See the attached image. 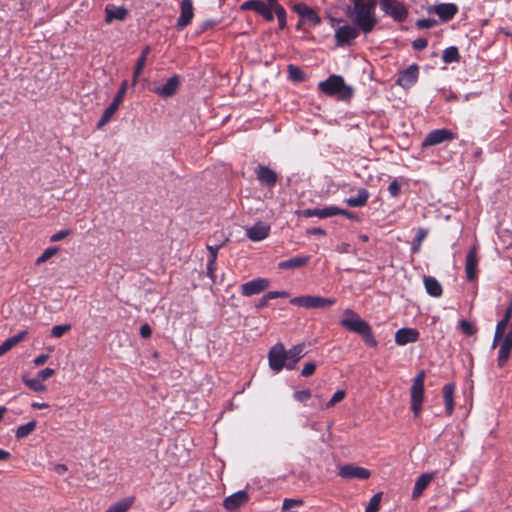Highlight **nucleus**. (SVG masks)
I'll list each match as a JSON object with an SVG mask.
<instances>
[{"label":"nucleus","instance_id":"obj_1","mask_svg":"<svg viewBox=\"0 0 512 512\" xmlns=\"http://www.w3.org/2000/svg\"><path fill=\"white\" fill-rule=\"evenodd\" d=\"M376 4V0H353V9L348 13L353 23L365 34L370 33L377 24Z\"/></svg>","mask_w":512,"mask_h":512},{"label":"nucleus","instance_id":"obj_2","mask_svg":"<svg viewBox=\"0 0 512 512\" xmlns=\"http://www.w3.org/2000/svg\"><path fill=\"white\" fill-rule=\"evenodd\" d=\"M340 325L348 331L359 334L368 346L377 347L378 341L372 333L371 326L352 309L344 310Z\"/></svg>","mask_w":512,"mask_h":512},{"label":"nucleus","instance_id":"obj_3","mask_svg":"<svg viewBox=\"0 0 512 512\" xmlns=\"http://www.w3.org/2000/svg\"><path fill=\"white\" fill-rule=\"evenodd\" d=\"M318 89L329 97H336L341 101H348L353 97L354 90L345 83L341 75L332 74L324 81L318 83Z\"/></svg>","mask_w":512,"mask_h":512},{"label":"nucleus","instance_id":"obj_4","mask_svg":"<svg viewBox=\"0 0 512 512\" xmlns=\"http://www.w3.org/2000/svg\"><path fill=\"white\" fill-rule=\"evenodd\" d=\"M290 303L306 309H324L333 306L336 303V299L314 295H303L292 298Z\"/></svg>","mask_w":512,"mask_h":512},{"label":"nucleus","instance_id":"obj_5","mask_svg":"<svg viewBox=\"0 0 512 512\" xmlns=\"http://www.w3.org/2000/svg\"><path fill=\"white\" fill-rule=\"evenodd\" d=\"M380 9L395 22H404L408 17L406 5L399 0H379Z\"/></svg>","mask_w":512,"mask_h":512},{"label":"nucleus","instance_id":"obj_6","mask_svg":"<svg viewBox=\"0 0 512 512\" xmlns=\"http://www.w3.org/2000/svg\"><path fill=\"white\" fill-rule=\"evenodd\" d=\"M424 371L419 372L414 378L411 387V409L415 417L420 415L424 399Z\"/></svg>","mask_w":512,"mask_h":512},{"label":"nucleus","instance_id":"obj_7","mask_svg":"<svg viewBox=\"0 0 512 512\" xmlns=\"http://www.w3.org/2000/svg\"><path fill=\"white\" fill-rule=\"evenodd\" d=\"M268 361L270 368L276 373L286 368L287 353L282 343L279 342L271 347L268 353Z\"/></svg>","mask_w":512,"mask_h":512},{"label":"nucleus","instance_id":"obj_8","mask_svg":"<svg viewBox=\"0 0 512 512\" xmlns=\"http://www.w3.org/2000/svg\"><path fill=\"white\" fill-rule=\"evenodd\" d=\"M292 10L309 27H315L321 23V17L317 14V12L304 2H298L294 4Z\"/></svg>","mask_w":512,"mask_h":512},{"label":"nucleus","instance_id":"obj_9","mask_svg":"<svg viewBox=\"0 0 512 512\" xmlns=\"http://www.w3.org/2000/svg\"><path fill=\"white\" fill-rule=\"evenodd\" d=\"M456 134L449 129L441 128L430 131L422 142L423 147L439 145L454 140Z\"/></svg>","mask_w":512,"mask_h":512},{"label":"nucleus","instance_id":"obj_10","mask_svg":"<svg viewBox=\"0 0 512 512\" xmlns=\"http://www.w3.org/2000/svg\"><path fill=\"white\" fill-rule=\"evenodd\" d=\"M240 10H253L261 15L267 22H272L274 20L273 8L262 0H248L241 4Z\"/></svg>","mask_w":512,"mask_h":512},{"label":"nucleus","instance_id":"obj_11","mask_svg":"<svg viewBox=\"0 0 512 512\" xmlns=\"http://www.w3.org/2000/svg\"><path fill=\"white\" fill-rule=\"evenodd\" d=\"M429 14H436L443 22H448L458 13V6L454 3H440L427 8Z\"/></svg>","mask_w":512,"mask_h":512},{"label":"nucleus","instance_id":"obj_12","mask_svg":"<svg viewBox=\"0 0 512 512\" xmlns=\"http://www.w3.org/2000/svg\"><path fill=\"white\" fill-rule=\"evenodd\" d=\"M418 77L419 67L417 64L413 63L399 72L396 83L404 89H409L417 83Z\"/></svg>","mask_w":512,"mask_h":512},{"label":"nucleus","instance_id":"obj_13","mask_svg":"<svg viewBox=\"0 0 512 512\" xmlns=\"http://www.w3.org/2000/svg\"><path fill=\"white\" fill-rule=\"evenodd\" d=\"M358 35L359 31L357 28L350 25L341 26L335 31L336 44L339 47L350 45L351 42L358 37Z\"/></svg>","mask_w":512,"mask_h":512},{"label":"nucleus","instance_id":"obj_14","mask_svg":"<svg viewBox=\"0 0 512 512\" xmlns=\"http://www.w3.org/2000/svg\"><path fill=\"white\" fill-rule=\"evenodd\" d=\"M371 473L368 469L352 464H346L340 467L339 476L344 479H361L365 480L370 477Z\"/></svg>","mask_w":512,"mask_h":512},{"label":"nucleus","instance_id":"obj_15","mask_svg":"<svg viewBox=\"0 0 512 512\" xmlns=\"http://www.w3.org/2000/svg\"><path fill=\"white\" fill-rule=\"evenodd\" d=\"M269 287V280L266 278H256L241 285V294L243 296H252L263 292Z\"/></svg>","mask_w":512,"mask_h":512},{"label":"nucleus","instance_id":"obj_16","mask_svg":"<svg viewBox=\"0 0 512 512\" xmlns=\"http://www.w3.org/2000/svg\"><path fill=\"white\" fill-rule=\"evenodd\" d=\"M179 85V76L174 75L170 77L162 86L154 87L151 89V91L162 98H169L177 92Z\"/></svg>","mask_w":512,"mask_h":512},{"label":"nucleus","instance_id":"obj_17","mask_svg":"<svg viewBox=\"0 0 512 512\" xmlns=\"http://www.w3.org/2000/svg\"><path fill=\"white\" fill-rule=\"evenodd\" d=\"M194 17V8L192 0H182L180 3V15L177 20L179 30L187 27Z\"/></svg>","mask_w":512,"mask_h":512},{"label":"nucleus","instance_id":"obj_18","mask_svg":"<svg viewBox=\"0 0 512 512\" xmlns=\"http://www.w3.org/2000/svg\"><path fill=\"white\" fill-rule=\"evenodd\" d=\"M245 232L249 240L259 242L269 236L270 226L263 222H257L253 226L246 228Z\"/></svg>","mask_w":512,"mask_h":512},{"label":"nucleus","instance_id":"obj_19","mask_svg":"<svg viewBox=\"0 0 512 512\" xmlns=\"http://www.w3.org/2000/svg\"><path fill=\"white\" fill-rule=\"evenodd\" d=\"M420 333L415 328H400L395 333V342L399 346L418 341Z\"/></svg>","mask_w":512,"mask_h":512},{"label":"nucleus","instance_id":"obj_20","mask_svg":"<svg viewBox=\"0 0 512 512\" xmlns=\"http://www.w3.org/2000/svg\"><path fill=\"white\" fill-rule=\"evenodd\" d=\"M224 243L218 245H207V250L209 251V258L206 266L207 276L212 280L213 283L216 282L215 271L217 269V256L219 249L223 246Z\"/></svg>","mask_w":512,"mask_h":512},{"label":"nucleus","instance_id":"obj_21","mask_svg":"<svg viewBox=\"0 0 512 512\" xmlns=\"http://www.w3.org/2000/svg\"><path fill=\"white\" fill-rule=\"evenodd\" d=\"M256 176L258 181L267 187L275 186L278 181L277 173L264 165H259L256 171Z\"/></svg>","mask_w":512,"mask_h":512},{"label":"nucleus","instance_id":"obj_22","mask_svg":"<svg viewBox=\"0 0 512 512\" xmlns=\"http://www.w3.org/2000/svg\"><path fill=\"white\" fill-rule=\"evenodd\" d=\"M477 249L476 247L470 248L465 259V273L468 281H473L477 275Z\"/></svg>","mask_w":512,"mask_h":512},{"label":"nucleus","instance_id":"obj_23","mask_svg":"<svg viewBox=\"0 0 512 512\" xmlns=\"http://www.w3.org/2000/svg\"><path fill=\"white\" fill-rule=\"evenodd\" d=\"M249 500V495L246 491L240 490L224 499L223 506L225 509L232 511L243 504H245Z\"/></svg>","mask_w":512,"mask_h":512},{"label":"nucleus","instance_id":"obj_24","mask_svg":"<svg viewBox=\"0 0 512 512\" xmlns=\"http://www.w3.org/2000/svg\"><path fill=\"white\" fill-rule=\"evenodd\" d=\"M305 345L304 343H300L294 345L289 350H286L287 353V364L286 369L293 370L296 366V363L305 355Z\"/></svg>","mask_w":512,"mask_h":512},{"label":"nucleus","instance_id":"obj_25","mask_svg":"<svg viewBox=\"0 0 512 512\" xmlns=\"http://www.w3.org/2000/svg\"><path fill=\"white\" fill-rule=\"evenodd\" d=\"M369 197H370L369 191L365 188H360V189H358L356 196H351L349 198H346L344 200V202L350 207L360 208L367 204Z\"/></svg>","mask_w":512,"mask_h":512},{"label":"nucleus","instance_id":"obj_26","mask_svg":"<svg viewBox=\"0 0 512 512\" xmlns=\"http://www.w3.org/2000/svg\"><path fill=\"white\" fill-rule=\"evenodd\" d=\"M310 261V256H296L288 260L278 263V268L281 270L298 269L305 266Z\"/></svg>","mask_w":512,"mask_h":512},{"label":"nucleus","instance_id":"obj_27","mask_svg":"<svg viewBox=\"0 0 512 512\" xmlns=\"http://www.w3.org/2000/svg\"><path fill=\"white\" fill-rule=\"evenodd\" d=\"M455 384L447 383L443 387V400L445 404V411L448 416L452 415L454 411V392Z\"/></svg>","mask_w":512,"mask_h":512},{"label":"nucleus","instance_id":"obj_28","mask_svg":"<svg viewBox=\"0 0 512 512\" xmlns=\"http://www.w3.org/2000/svg\"><path fill=\"white\" fill-rule=\"evenodd\" d=\"M433 479V474L424 473L421 474L414 485L413 491H412V498L417 499L420 497V495L423 493V491L428 487L430 482Z\"/></svg>","mask_w":512,"mask_h":512},{"label":"nucleus","instance_id":"obj_29","mask_svg":"<svg viewBox=\"0 0 512 512\" xmlns=\"http://www.w3.org/2000/svg\"><path fill=\"white\" fill-rule=\"evenodd\" d=\"M106 23H111L113 20H124L127 16V10L124 7H117L113 5H108L105 8Z\"/></svg>","mask_w":512,"mask_h":512},{"label":"nucleus","instance_id":"obj_30","mask_svg":"<svg viewBox=\"0 0 512 512\" xmlns=\"http://www.w3.org/2000/svg\"><path fill=\"white\" fill-rule=\"evenodd\" d=\"M424 286L426 292L432 297H440L442 295V286L440 282L433 276L424 277Z\"/></svg>","mask_w":512,"mask_h":512},{"label":"nucleus","instance_id":"obj_31","mask_svg":"<svg viewBox=\"0 0 512 512\" xmlns=\"http://www.w3.org/2000/svg\"><path fill=\"white\" fill-rule=\"evenodd\" d=\"M27 335V331L23 330L18 334L7 338L0 345V356L11 350L14 346H16L19 342H21Z\"/></svg>","mask_w":512,"mask_h":512},{"label":"nucleus","instance_id":"obj_32","mask_svg":"<svg viewBox=\"0 0 512 512\" xmlns=\"http://www.w3.org/2000/svg\"><path fill=\"white\" fill-rule=\"evenodd\" d=\"M119 105L115 104L114 102H111L109 106L104 110L101 118L97 122L96 128L101 129L103 126H105L113 117L115 112L118 110Z\"/></svg>","mask_w":512,"mask_h":512},{"label":"nucleus","instance_id":"obj_33","mask_svg":"<svg viewBox=\"0 0 512 512\" xmlns=\"http://www.w3.org/2000/svg\"><path fill=\"white\" fill-rule=\"evenodd\" d=\"M36 426H37L36 420H31V421L27 422L26 424L20 425L15 432V437L17 439H22V438L27 437L30 433H32L35 430Z\"/></svg>","mask_w":512,"mask_h":512},{"label":"nucleus","instance_id":"obj_34","mask_svg":"<svg viewBox=\"0 0 512 512\" xmlns=\"http://www.w3.org/2000/svg\"><path fill=\"white\" fill-rule=\"evenodd\" d=\"M442 60L444 63H453L460 60V54L456 46L447 47L442 54Z\"/></svg>","mask_w":512,"mask_h":512},{"label":"nucleus","instance_id":"obj_35","mask_svg":"<svg viewBox=\"0 0 512 512\" xmlns=\"http://www.w3.org/2000/svg\"><path fill=\"white\" fill-rule=\"evenodd\" d=\"M511 352H512V347L506 346L502 343L500 344V348H499L498 356H497V364L499 367L502 368L506 365V363L508 362V360L510 358Z\"/></svg>","mask_w":512,"mask_h":512},{"label":"nucleus","instance_id":"obj_36","mask_svg":"<svg viewBox=\"0 0 512 512\" xmlns=\"http://www.w3.org/2000/svg\"><path fill=\"white\" fill-rule=\"evenodd\" d=\"M508 323L509 322L505 321L504 319H501L500 321H498L496 328H495L494 338H493V342H492V348L497 347V345L499 344L500 340L502 339V337L504 335V332H505V329L507 328Z\"/></svg>","mask_w":512,"mask_h":512},{"label":"nucleus","instance_id":"obj_37","mask_svg":"<svg viewBox=\"0 0 512 512\" xmlns=\"http://www.w3.org/2000/svg\"><path fill=\"white\" fill-rule=\"evenodd\" d=\"M132 498H125L113 505H111L106 512H126L132 505Z\"/></svg>","mask_w":512,"mask_h":512},{"label":"nucleus","instance_id":"obj_38","mask_svg":"<svg viewBox=\"0 0 512 512\" xmlns=\"http://www.w3.org/2000/svg\"><path fill=\"white\" fill-rule=\"evenodd\" d=\"M150 52H151L150 46H146L142 50L140 56L137 59V62H136L135 68H134L136 70V74L137 73H142V71H143V69L145 67V64H146L147 57L150 54Z\"/></svg>","mask_w":512,"mask_h":512},{"label":"nucleus","instance_id":"obj_39","mask_svg":"<svg viewBox=\"0 0 512 512\" xmlns=\"http://www.w3.org/2000/svg\"><path fill=\"white\" fill-rule=\"evenodd\" d=\"M314 214H315V217H318L321 219L337 216V207L336 206H327L324 208H316V212Z\"/></svg>","mask_w":512,"mask_h":512},{"label":"nucleus","instance_id":"obj_40","mask_svg":"<svg viewBox=\"0 0 512 512\" xmlns=\"http://www.w3.org/2000/svg\"><path fill=\"white\" fill-rule=\"evenodd\" d=\"M303 504H304V501L302 499L285 498L283 500L281 512H296V511H293L292 508L300 507Z\"/></svg>","mask_w":512,"mask_h":512},{"label":"nucleus","instance_id":"obj_41","mask_svg":"<svg viewBox=\"0 0 512 512\" xmlns=\"http://www.w3.org/2000/svg\"><path fill=\"white\" fill-rule=\"evenodd\" d=\"M289 78L295 82H301L305 78L303 70L295 65L290 64L288 66Z\"/></svg>","mask_w":512,"mask_h":512},{"label":"nucleus","instance_id":"obj_42","mask_svg":"<svg viewBox=\"0 0 512 512\" xmlns=\"http://www.w3.org/2000/svg\"><path fill=\"white\" fill-rule=\"evenodd\" d=\"M381 498H382L381 493L374 494L371 497V499L365 509V512H378L380 503H381Z\"/></svg>","mask_w":512,"mask_h":512},{"label":"nucleus","instance_id":"obj_43","mask_svg":"<svg viewBox=\"0 0 512 512\" xmlns=\"http://www.w3.org/2000/svg\"><path fill=\"white\" fill-rule=\"evenodd\" d=\"M24 383L35 392H43L46 390V386L37 377L32 379H24Z\"/></svg>","mask_w":512,"mask_h":512},{"label":"nucleus","instance_id":"obj_44","mask_svg":"<svg viewBox=\"0 0 512 512\" xmlns=\"http://www.w3.org/2000/svg\"><path fill=\"white\" fill-rule=\"evenodd\" d=\"M275 13L277 20H278V26L280 29H284L286 27V11L283 8V6H276V8L273 9V14Z\"/></svg>","mask_w":512,"mask_h":512},{"label":"nucleus","instance_id":"obj_45","mask_svg":"<svg viewBox=\"0 0 512 512\" xmlns=\"http://www.w3.org/2000/svg\"><path fill=\"white\" fill-rule=\"evenodd\" d=\"M346 392L344 390L336 391L331 399L325 404V409H330L337 403L341 402L345 398Z\"/></svg>","mask_w":512,"mask_h":512},{"label":"nucleus","instance_id":"obj_46","mask_svg":"<svg viewBox=\"0 0 512 512\" xmlns=\"http://www.w3.org/2000/svg\"><path fill=\"white\" fill-rule=\"evenodd\" d=\"M70 329H71V325L70 324L53 326L52 329H51V336L54 337V338H60L66 332H68Z\"/></svg>","mask_w":512,"mask_h":512},{"label":"nucleus","instance_id":"obj_47","mask_svg":"<svg viewBox=\"0 0 512 512\" xmlns=\"http://www.w3.org/2000/svg\"><path fill=\"white\" fill-rule=\"evenodd\" d=\"M127 85H128L127 81H126V80H124V81L121 83V85H120V87H119V89H118V91H117L116 95L114 96V98H113L112 102H114L115 104H117V105H119V106H120V104L123 102L124 96H125V94H126V91H127Z\"/></svg>","mask_w":512,"mask_h":512},{"label":"nucleus","instance_id":"obj_48","mask_svg":"<svg viewBox=\"0 0 512 512\" xmlns=\"http://www.w3.org/2000/svg\"><path fill=\"white\" fill-rule=\"evenodd\" d=\"M388 192L392 198H398L401 194V185L397 179H394L388 186Z\"/></svg>","mask_w":512,"mask_h":512},{"label":"nucleus","instance_id":"obj_49","mask_svg":"<svg viewBox=\"0 0 512 512\" xmlns=\"http://www.w3.org/2000/svg\"><path fill=\"white\" fill-rule=\"evenodd\" d=\"M437 24V21L432 18H424L416 21V27L419 29H430Z\"/></svg>","mask_w":512,"mask_h":512},{"label":"nucleus","instance_id":"obj_50","mask_svg":"<svg viewBox=\"0 0 512 512\" xmlns=\"http://www.w3.org/2000/svg\"><path fill=\"white\" fill-rule=\"evenodd\" d=\"M311 396L312 393L309 389L295 391L293 394L294 399L299 402H306Z\"/></svg>","mask_w":512,"mask_h":512},{"label":"nucleus","instance_id":"obj_51","mask_svg":"<svg viewBox=\"0 0 512 512\" xmlns=\"http://www.w3.org/2000/svg\"><path fill=\"white\" fill-rule=\"evenodd\" d=\"M58 251L57 247H49L47 248L41 256L37 259V263H42L51 258Z\"/></svg>","mask_w":512,"mask_h":512},{"label":"nucleus","instance_id":"obj_52","mask_svg":"<svg viewBox=\"0 0 512 512\" xmlns=\"http://www.w3.org/2000/svg\"><path fill=\"white\" fill-rule=\"evenodd\" d=\"M315 370L316 364L314 362H307L301 371V375L303 377H310L311 375L314 374Z\"/></svg>","mask_w":512,"mask_h":512},{"label":"nucleus","instance_id":"obj_53","mask_svg":"<svg viewBox=\"0 0 512 512\" xmlns=\"http://www.w3.org/2000/svg\"><path fill=\"white\" fill-rule=\"evenodd\" d=\"M216 24H217V21H215V20H212V19L205 20L198 26L197 33L201 34V33L205 32L206 30L214 27Z\"/></svg>","mask_w":512,"mask_h":512},{"label":"nucleus","instance_id":"obj_54","mask_svg":"<svg viewBox=\"0 0 512 512\" xmlns=\"http://www.w3.org/2000/svg\"><path fill=\"white\" fill-rule=\"evenodd\" d=\"M337 215L345 216L346 218L353 220V221H360V217L356 213L350 212L348 210H345V209H342L339 207H337Z\"/></svg>","mask_w":512,"mask_h":512},{"label":"nucleus","instance_id":"obj_55","mask_svg":"<svg viewBox=\"0 0 512 512\" xmlns=\"http://www.w3.org/2000/svg\"><path fill=\"white\" fill-rule=\"evenodd\" d=\"M71 231L69 229L60 230L57 233L53 234L50 237L51 242H58L66 238L68 235H70Z\"/></svg>","mask_w":512,"mask_h":512},{"label":"nucleus","instance_id":"obj_56","mask_svg":"<svg viewBox=\"0 0 512 512\" xmlns=\"http://www.w3.org/2000/svg\"><path fill=\"white\" fill-rule=\"evenodd\" d=\"M54 373H55L54 369L45 368L38 372L37 378L43 382V381L49 379L51 376H53Z\"/></svg>","mask_w":512,"mask_h":512},{"label":"nucleus","instance_id":"obj_57","mask_svg":"<svg viewBox=\"0 0 512 512\" xmlns=\"http://www.w3.org/2000/svg\"><path fill=\"white\" fill-rule=\"evenodd\" d=\"M459 326L466 335H472L474 333L472 324L467 320H461Z\"/></svg>","mask_w":512,"mask_h":512},{"label":"nucleus","instance_id":"obj_58","mask_svg":"<svg viewBox=\"0 0 512 512\" xmlns=\"http://www.w3.org/2000/svg\"><path fill=\"white\" fill-rule=\"evenodd\" d=\"M427 45H428V41L425 38H417L412 43V47L417 51H421V50L425 49L427 47Z\"/></svg>","mask_w":512,"mask_h":512},{"label":"nucleus","instance_id":"obj_59","mask_svg":"<svg viewBox=\"0 0 512 512\" xmlns=\"http://www.w3.org/2000/svg\"><path fill=\"white\" fill-rule=\"evenodd\" d=\"M289 297V293L287 291H269L267 293V298L276 299V298H287Z\"/></svg>","mask_w":512,"mask_h":512},{"label":"nucleus","instance_id":"obj_60","mask_svg":"<svg viewBox=\"0 0 512 512\" xmlns=\"http://www.w3.org/2000/svg\"><path fill=\"white\" fill-rule=\"evenodd\" d=\"M427 234H428L427 230L422 229V228L418 229L417 234L414 238V242H417L418 244H420L426 238Z\"/></svg>","mask_w":512,"mask_h":512},{"label":"nucleus","instance_id":"obj_61","mask_svg":"<svg viewBox=\"0 0 512 512\" xmlns=\"http://www.w3.org/2000/svg\"><path fill=\"white\" fill-rule=\"evenodd\" d=\"M151 334H152V330L148 324H144L140 327V335L143 338H148L151 336Z\"/></svg>","mask_w":512,"mask_h":512},{"label":"nucleus","instance_id":"obj_62","mask_svg":"<svg viewBox=\"0 0 512 512\" xmlns=\"http://www.w3.org/2000/svg\"><path fill=\"white\" fill-rule=\"evenodd\" d=\"M48 357L47 354H41L33 360V363L35 366H41L47 361Z\"/></svg>","mask_w":512,"mask_h":512},{"label":"nucleus","instance_id":"obj_63","mask_svg":"<svg viewBox=\"0 0 512 512\" xmlns=\"http://www.w3.org/2000/svg\"><path fill=\"white\" fill-rule=\"evenodd\" d=\"M511 317H512V303H510V305L506 308L504 316H503L502 319H504L505 321L510 322Z\"/></svg>","mask_w":512,"mask_h":512},{"label":"nucleus","instance_id":"obj_64","mask_svg":"<svg viewBox=\"0 0 512 512\" xmlns=\"http://www.w3.org/2000/svg\"><path fill=\"white\" fill-rule=\"evenodd\" d=\"M502 344L512 347V332L511 331H508V333L504 337Z\"/></svg>","mask_w":512,"mask_h":512}]
</instances>
